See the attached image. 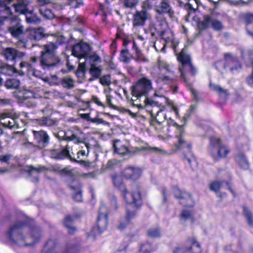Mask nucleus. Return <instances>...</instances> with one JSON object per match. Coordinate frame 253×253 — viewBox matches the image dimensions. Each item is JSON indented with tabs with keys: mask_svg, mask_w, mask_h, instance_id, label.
Masks as SVG:
<instances>
[{
	"mask_svg": "<svg viewBox=\"0 0 253 253\" xmlns=\"http://www.w3.org/2000/svg\"><path fill=\"white\" fill-rule=\"evenodd\" d=\"M8 240L21 247L33 246L42 236L41 228L33 219L18 221L6 232Z\"/></svg>",
	"mask_w": 253,
	"mask_h": 253,
	"instance_id": "1",
	"label": "nucleus"
},
{
	"mask_svg": "<svg viewBox=\"0 0 253 253\" xmlns=\"http://www.w3.org/2000/svg\"><path fill=\"white\" fill-rule=\"evenodd\" d=\"M133 191L131 197L132 201H129L126 206V214L125 218V222H121L118 226L120 230L125 229L126 224L129 222L130 220L133 218L136 214V210L142 205V200L139 191V186L136 184L132 185Z\"/></svg>",
	"mask_w": 253,
	"mask_h": 253,
	"instance_id": "2",
	"label": "nucleus"
},
{
	"mask_svg": "<svg viewBox=\"0 0 253 253\" xmlns=\"http://www.w3.org/2000/svg\"><path fill=\"white\" fill-rule=\"evenodd\" d=\"M4 19L8 24L7 30L11 36L17 39L21 38L24 33V28L20 19L12 14L4 17Z\"/></svg>",
	"mask_w": 253,
	"mask_h": 253,
	"instance_id": "3",
	"label": "nucleus"
},
{
	"mask_svg": "<svg viewBox=\"0 0 253 253\" xmlns=\"http://www.w3.org/2000/svg\"><path fill=\"white\" fill-rule=\"evenodd\" d=\"M77 246L74 244L68 245L65 251H62L59 243L56 239H50L46 243L42 253H74Z\"/></svg>",
	"mask_w": 253,
	"mask_h": 253,
	"instance_id": "4",
	"label": "nucleus"
},
{
	"mask_svg": "<svg viewBox=\"0 0 253 253\" xmlns=\"http://www.w3.org/2000/svg\"><path fill=\"white\" fill-rule=\"evenodd\" d=\"M188 45H185L179 54H177V59L181 63L182 67L179 68L181 73V77L185 80L183 71L190 72L193 76L195 75L197 70L194 68L191 63L190 56L187 54L186 50Z\"/></svg>",
	"mask_w": 253,
	"mask_h": 253,
	"instance_id": "5",
	"label": "nucleus"
},
{
	"mask_svg": "<svg viewBox=\"0 0 253 253\" xmlns=\"http://www.w3.org/2000/svg\"><path fill=\"white\" fill-rule=\"evenodd\" d=\"M174 146L175 148L171 149L169 152L164 151L162 149L159 148V154L163 155H170L173 154L175 152L178 150H184L186 149L192 156L191 151V145L190 143H188L185 140L183 135V131L181 130L180 133L176 135L174 138Z\"/></svg>",
	"mask_w": 253,
	"mask_h": 253,
	"instance_id": "6",
	"label": "nucleus"
},
{
	"mask_svg": "<svg viewBox=\"0 0 253 253\" xmlns=\"http://www.w3.org/2000/svg\"><path fill=\"white\" fill-rule=\"evenodd\" d=\"M50 156L51 158L55 160H61L65 158L69 159L71 161L77 163L85 167H89L90 163L84 160H77L73 158L69 154V147L66 145L61 150L52 149L50 150Z\"/></svg>",
	"mask_w": 253,
	"mask_h": 253,
	"instance_id": "7",
	"label": "nucleus"
},
{
	"mask_svg": "<svg viewBox=\"0 0 253 253\" xmlns=\"http://www.w3.org/2000/svg\"><path fill=\"white\" fill-rule=\"evenodd\" d=\"M152 89L151 82L146 78L140 79L136 84L132 86L131 93L137 98L144 95L146 96L149 90Z\"/></svg>",
	"mask_w": 253,
	"mask_h": 253,
	"instance_id": "8",
	"label": "nucleus"
},
{
	"mask_svg": "<svg viewBox=\"0 0 253 253\" xmlns=\"http://www.w3.org/2000/svg\"><path fill=\"white\" fill-rule=\"evenodd\" d=\"M40 64L44 70H51L61 65V59L58 56L41 54Z\"/></svg>",
	"mask_w": 253,
	"mask_h": 253,
	"instance_id": "9",
	"label": "nucleus"
},
{
	"mask_svg": "<svg viewBox=\"0 0 253 253\" xmlns=\"http://www.w3.org/2000/svg\"><path fill=\"white\" fill-rule=\"evenodd\" d=\"M173 72L170 66L159 60V82L164 84H170L173 81Z\"/></svg>",
	"mask_w": 253,
	"mask_h": 253,
	"instance_id": "10",
	"label": "nucleus"
},
{
	"mask_svg": "<svg viewBox=\"0 0 253 253\" xmlns=\"http://www.w3.org/2000/svg\"><path fill=\"white\" fill-rule=\"evenodd\" d=\"M108 220V211L104 204H101L98 211V216L96 225L100 233L107 229Z\"/></svg>",
	"mask_w": 253,
	"mask_h": 253,
	"instance_id": "11",
	"label": "nucleus"
},
{
	"mask_svg": "<svg viewBox=\"0 0 253 253\" xmlns=\"http://www.w3.org/2000/svg\"><path fill=\"white\" fill-rule=\"evenodd\" d=\"M33 133L35 143L40 149H43L49 144L50 137L47 133L44 130H33Z\"/></svg>",
	"mask_w": 253,
	"mask_h": 253,
	"instance_id": "12",
	"label": "nucleus"
},
{
	"mask_svg": "<svg viewBox=\"0 0 253 253\" xmlns=\"http://www.w3.org/2000/svg\"><path fill=\"white\" fill-rule=\"evenodd\" d=\"M2 55L7 61L14 62L17 59H22L26 53L21 52L14 47H8L2 51Z\"/></svg>",
	"mask_w": 253,
	"mask_h": 253,
	"instance_id": "13",
	"label": "nucleus"
},
{
	"mask_svg": "<svg viewBox=\"0 0 253 253\" xmlns=\"http://www.w3.org/2000/svg\"><path fill=\"white\" fill-rule=\"evenodd\" d=\"M91 51L88 43L79 42L75 44L72 48V54L78 58H85Z\"/></svg>",
	"mask_w": 253,
	"mask_h": 253,
	"instance_id": "14",
	"label": "nucleus"
},
{
	"mask_svg": "<svg viewBox=\"0 0 253 253\" xmlns=\"http://www.w3.org/2000/svg\"><path fill=\"white\" fill-rule=\"evenodd\" d=\"M173 193L175 198L180 199L179 203L183 206L187 207L194 206V202L189 193L182 192L178 188H175L173 190Z\"/></svg>",
	"mask_w": 253,
	"mask_h": 253,
	"instance_id": "15",
	"label": "nucleus"
},
{
	"mask_svg": "<svg viewBox=\"0 0 253 253\" xmlns=\"http://www.w3.org/2000/svg\"><path fill=\"white\" fill-rule=\"evenodd\" d=\"M28 37L30 40L36 41L47 38L50 35L46 33V30L42 27L33 28L27 30Z\"/></svg>",
	"mask_w": 253,
	"mask_h": 253,
	"instance_id": "16",
	"label": "nucleus"
},
{
	"mask_svg": "<svg viewBox=\"0 0 253 253\" xmlns=\"http://www.w3.org/2000/svg\"><path fill=\"white\" fill-rule=\"evenodd\" d=\"M82 133V131L78 128H74L73 130H68L66 132H64L63 137L60 138L58 135H56L60 140L66 141H74L76 144H79L82 142L80 137V134Z\"/></svg>",
	"mask_w": 253,
	"mask_h": 253,
	"instance_id": "17",
	"label": "nucleus"
},
{
	"mask_svg": "<svg viewBox=\"0 0 253 253\" xmlns=\"http://www.w3.org/2000/svg\"><path fill=\"white\" fill-rule=\"evenodd\" d=\"M0 124L5 127L9 128H18L19 124L17 119L11 118L9 113H3L0 115Z\"/></svg>",
	"mask_w": 253,
	"mask_h": 253,
	"instance_id": "18",
	"label": "nucleus"
},
{
	"mask_svg": "<svg viewBox=\"0 0 253 253\" xmlns=\"http://www.w3.org/2000/svg\"><path fill=\"white\" fill-rule=\"evenodd\" d=\"M224 57L226 63L229 64L228 66H230L231 72L233 74L238 72L241 68V65L237 58L233 57L230 53H225Z\"/></svg>",
	"mask_w": 253,
	"mask_h": 253,
	"instance_id": "19",
	"label": "nucleus"
},
{
	"mask_svg": "<svg viewBox=\"0 0 253 253\" xmlns=\"http://www.w3.org/2000/svg\"><path fill=\"white\" fill-rule=\"evenodd\" d=\"M46 169L47 168L44 166H40L38 167H35L33 166H29L27 167L26 171L30 177H33L32 181L33 182L38 183L39 173Z\"/></svg>",
	"mask_w": 253,
	"mask_h": 253,
	"instance_id": "20",
	"label": "nucleus"
},
{
	"mask_svg": "<svg viewBox=\"0 0 253 253\" xmlns=\"http://www.w3.org/2000/svg\"><path fill=\"white\" fill-rule=\"evenodd\" d=\"M113 147L115 153L122 156H130L136 152L130 150L126 146L122 144L119 140H116L114 142Z\"/></svg>",
	"mask_w": 253,
	"mask_h": 253,
	"instance_id": "21",
	"label": "nucleus"
},
{
	"mask_svg": "<svg viewBox=\"0 0 253 253\" xmlns=\"http://www.w3.org/2000/svg\"><path fill=\"white\" fill-rule=\"evenodd\" d=\"M31 1L29 0H17L16 2L13 3L15 11L19 14L25 15L28 12L29 5Z\"/></svg>",
	"mask_w": 253,
	"mask_h": 253,
	"instance_id": "22",
	"label": "nucleus"
},
{
	"mask_svg": "<svg viewBox=\"0 0 253 253\" xmlns=\"http://www.w3.org/2000/svg\"><path fill=\"white\" fill-rule=\"evenodd\" d=\"M167 33L166 31H163L161 33V34L159 35V42H163L164 44V46L161 49V51L163 52H165V48L167 44H169V46L172 48L174 50V51L176 54V48L178 45L177 43H175L173 41H172L169 37H166L165 34Z\"/></svg>",
	"mask_w": 253,
	"mask_h": 253,
	"instance_id": "23",
	"label": "nucleus"
},
{
	"mask_svg": "<svg viewBox=\"0 0 253 253\" xmlns=\"http://www.w3.org/2000/svg\"><path fill=\"white\" fill-rule=\"evenodd\" d=\"M112 179L115 187H117L118 189L121 191L124 194V197L127 203L129 202L126 199V194L127 193V191L125 185L123 182L122 178L117 174H113L112 176Z\"/></svg>",
	"mask_w": 253,
	"mask_h": 253,
	"instance_id": "24",
	"label": "nucleus"
},
{
	"mask_svg": "<svg viewBox=\"0 0 253 253\" xmlns=\"http://www.w3.org/2000/svg\"><path fill=\"white\" fill-rule=\"evenodd\" d=\"M140 170L138 168L132 167L126 168L123 172V175L126 179H137L140 175Z\"/></svg>",
	"mask_w": 253,
	"mask_h": 253,
	"instance_id": "25",
	"label": "nucleus"
},
{
	"mask_svg": "<svg viewBox=\"0 0 253 253\" xmlns=\"http://www.w3.org/2000/svg\"><path fill=\"white\" fill-rule=\"evenodd\" d=\"M147 19V12L144 9L136 11L133 16V26L134 27L143 26Z\"/></svg>",
	"mask_w": 253,
	"mask_h": 253,
	"instance_id": "26",
	"label": "nucleus"
},
{
	"mask_svg": "<svg viewBox=\"0 0 253 253\" xmlns=\"http://www.w3.org/2000/svg\"><path fill=\"white\" fill-rule=\"evenodd\" d=\"M221 140L220 138H211V144L213 146L218 145L217 156L219 158H224L229 152V150L224 146H220Z\"/></svg>",
	"mask_w": 253,
	"mask_h": 253,
	"instance_id": "27",
	"label": "nucleus"
},
{
	"mask_svg": "<svg viewBox=\"0 0 253 253\" xmlns=\"http://www.w3.org/2000/svg\"><path fill=\"white\" fill-rule=\"evenodd\" d=\"M26 21L30 24L38 25L42 22V19L33 10H30L25 15Z\"/></svg>",
	"mask_w": 253,
	"mask_h": 253,
	"instance_id": "28",
	"label": "nucleus"
},
{
	"mask_svg": "<svg viewBox=\"0 0 253 253\" xmlns=\"http://www.w3.org/2000/svg\"><path fill=\"white\" fill-rule=\"evenodd\" d=\"M58 45L56 43L50 42L43 45V49L41 51V54L44 53L47 55L57 56V49Z\"/></svg>",
	"mask_w": 253,
	"mask_h": 253,
	"instance_id": "29",
	"label": "nucleus"
},
{
	"mask_svg": "<svg viewBox=\"0 0 253 253\" xmlns=\"http://www.w3.org/2000/svg\"><path fill=\"white\" fill-rule=\"evenodd\" d=\"M18 72L17 70L12 65L4 63H0V73L6 76H12Z\"/></svg>",
	"mask_w": 253,
	"mask_h": 253,
	"instance_id": "30",
	"label": "nucleus"
},
{
	"mask_svg": "<svg viewBox=\"0 0 253 253\" xmlns=\"http://www.w3.org/2000/svg\"><path fill=\"white\" fill-rule=\"evenodd\" d=\"M3 85L7 89H17L20 87V82L15 78H9L6 79L4 83H3Z\"/></svg>",
	"mask_w": 253,
	"mask_h": 253,
	"instance_id": "31",
	"label": "nucleus"
},
{
	"mask_svg": "<svg viewBox=\"0 0 253 253\" xmlns=\"http://www.w3.org/2000/svg\"><path fill=\"white\" fill-rule=\"evenodd\" d=\"M40 14L45 19L52 20L55 17V15L53 11L45 6H41L39 9Z\"/></svg>",
	"mask_w": 253,
	"mask_h": 253,
	"instance_id": "32",
	"label": "nucleus"
},
{
	"mask_svg": "<svg viewBox=\"0 0 253 253\" xmlns=\"http://www.w3.org/2000/svg\"><path fill=\"white\" fill-rule=\"evenodd\" d=\"M37 122L41 126H51L56 125L57 120L51 119L48 116H43L40 119H37Z\"/></svg>",
	"mask_w": 253,
	"mask_h": 253,
	"instance_id": "33",
	"label": "nucleus"
},
{
	"mask_svg": "<svg viewBox=\"0 0 253 253\" xmlns=\"http://www.w3.org/2000/svg\"><path fill=\"white\" fill-rule=\"evenodd\" d=\"M236 162L243 169H247L249 168V163L244 154H239L235 156Z\"/></svg>",
	"mask_w": 253,
	"mask_h": 253,
	"instance_id": "34",
	"label": "nucleus"
},
{
	"mask_svg": "<svg viewBox=\"0 0 253 253\" xmlns=\"http://www.w3.org/2000/svg\"><path fill=\"white\" fill-rule=\"evenodd\" d=\"M161 13H168L170 16L173 14L169 0H162L161 5H159V14Z\"/></svg>",
	"mask_w": 253,
	"mask_h": 253,
	"instance_id": "35",
	"label": "nucleus"
},
{
	"mask_svg": "<svg viewBox=\"0 0 253 253\" xmlns=\"http://www.w3.org/2000/svg\"><path fill=\"white\" fill-rule=\"evenodd\" d=\"M187 242L191 244L189 250L191 253H201L202 252L200 244L196 241L194 238H189Z\"/></svg>",
	"mask_w": 253,
	"mask_h": 253,
	"instance_id": "36",
	"label": "nucleus"
},
{
	"mask_svg": "<svg viewBox=\"0 0 253 253\" xmlns=\"http://www.w3.org/2000/svg\"><path fill=\"white\" fill-rule=\"evenodd\" d=\"M203 21H199L197 23V26L200 30H203L206 29L209 27V24L211 21V15H204L203 16Z\"/></svg>",
	"mask_w": 253,
	"mask_h": 253,
	"instance_id": "37",
	"label": "nucleus"
},
{
	"mask_svg": "<svg viewBox=\"0 0 253 253\" xmlns=\"http://www.w3.org/2000/svg\"><path fill=\"white\" fill-rule=\"evenodd\" d=\"M210 86L211 89L218 92L220 96L223 98H226L227 97V90L222 88L220 86L210 83Z\"/></svg>",
	"mask_w": 253,
	"mask_h": 253,
	"instance_id": "38",
	"label": "nucleus"
},
{
	"mask_svg": "<svg viewBox=\"0 0 253 253\" xmlns=\"http://www.w3.org/2000/svg\"><path fill=\"white\" fill-rule=\"evenodd\" d=\"M102 68L101 66L96 67L95 64H92L89 69V72L91 76L96 79H98L101 76Z\"/></svg>",
	"mask_w": 253,
	"mask_h": 253,
	"instance_id": "39",
	"label": "nucleus"
},
{
	"mask_svg": "<svg viewBox=\"0 0 253 253\" xmlns=\"http://www.w3.org/2000/svg\"><path fill=\"white\" fill-rule=\"evenodd\" d=\"M61 84L63 87L67 89H71L74 87V81L69 77H65L61 81Z\"/></svg>",
	"mask_w": 253,
	"mask_h": 253,
	"instance_id": "40",
	"label": "nucleus"
},
{
	"mask_svg": "<svg viewBox=\"0 0 253 253\" xmlns=\"http://www.w3.org/2000/svg\"><path fill=\"white\" fill-rule=\"evenodd\" d=\"M153 248L151 244L148 242H145L141 244L139 247L140 253H151L153 251Z\"/></svg>",
	"mask_w": 253,
	"mask_h": 253,
	"instance_id": "41",
	"label": "nucleus"
},
{
	"mask_svg": "<svg viewBox=\"0 0 253 253\" xmlns=\"http://www.w3.org/2000/svg\"><path fill=\"white\" fill-rule=\"evenodd\" d=\"M244 215L245 216L247 223L250 226H253V218L251 211L246 207H243Z\"/></svg>",
	"mask_w": 253,
	"mask_h": 253,
	"instance_id": "42",
	"label": "nucleus"
},
{
	"mask_svg": "<svg viewBox=\"0 0 253 253\" xmlns=\"http://www.w3.org/2000/svg\"><path fill=\"white\" fill-rule=\"evenodd\" d=\"M210 23L211 24V27L215 31H220L223 28L221 21L216 19H213L211 17V21H210Z\"/></svg>",
	"mask_w": 253,
	"mask_h": 253,
	"instance_id": "43",
	"label": "nucleus"
},
{
	"mask_svg": "<svg viewBox=\"0 0 253 253\" xmlns=\"http://www.w3.org/2000/svg\"><path fill=\"white\" fill-rule=\"evenodd\" d=\"M85 64L80 63L77 70L76 71V75L79 78H83L85 74Z\"/></svg>",
	"mask_w": 253,
	"mask_h": 253,
	"instance_id": "44",
	"label": "nucleus"
},
{
	"mask_svg": "<svg viewBox=\"0 0 253 253\" xmlns=\"http://www.w3.org/2000/svg\"><path fill=\"white\" fill-rule=\"evenodd\" d=\"M159 99L162 100L164 101V103H161V104H159V113L160 112L163 111L165 109L166 105H169L170 104V101L169 100L165 97L163 95H159Z\"/></svg>",
	"mask_w": 253,
	"mask_h": 253,
	"instance_id": "45",
	"label": "nucleus"
},
{
	"mask_svg": "<svg viewBox=\"0 0 253 253\" xmlns=\"http://www.w3.org/2000/svg\"><path fill=\"white\" fill-rule=\"evenodd\" d=\"M76 217L75 216H71L70 215L65 216L64 220H63V224L65 227H69V225H72V223L74 221Z\"/></svg>",
	"mask_w": 253,
	"mask_h": 253,
	"instance_id": "46",
	"label": "nucleus"
},
{
	"mask_svg": "<svg viewBox=\"0 0 253 253\" xmlns=\"http://www.w3.org/2000/svg\"><path fill=\"white\" fill-rule=\"evenodd\" d=\"M226 60V59H225ZM229 64H227L226 61L223 62L222 61H217L214 63L215 68L219 71H222L223 69H226V66H228Z\"/></svg>",
	"mask_w": 253,
	"mask_h": 253,
	"instance_id": "47",
	"label": "nucleus"
},
{
	"mask_svg": "<svg viewBox=\"0 0 253 253\" xmlns=\"http://www.w3.org/2000/svg\"><path fill=\"white\" fill-rule=\"evenodd\" d=\"M180 219L184 220L192 219V214L189 211L184 210L180 214Z\"/></svg>",
	"mask_w": 253,
	"mask_h": 253,
	"instance_id": "48",
	"label": "nucleus"
},
{
	"mask_svg": "<svg viewBox=\"0 0 253 253\" xmlns=\"http://www.w3.org/2000/svg\"><path fill=\"white\" fill-rule=\"evenodd\" d=\"M99 82L104 86L109 85L111 82L110 81V76L109 75H105L100 78Z\"/></svg>",
	"mask_w": 253,
	"mask_h": 253,
	"instance_id": "49",
	"label": "nucleus"
},
{
	"mask_svg": "<svg viewBox=\"0 0 253 253\" xmlns=\"http://www.w3.org/2000/svg\"><path fill=\"white\" fill-rule=\"evenodd\" d=\"M223 181H214L212 182L210 185V189L215 192L217 191L221 187Z\"/></svg>",
	"mask_w": 253,
	"mask_h": 253,
	"instance_id": "50",
	"label": "nucleus"
},
{
	"mask_svg": "<svg viewBox=\"0 0 253 253\" xmlns=\"http://www.w3.org/2000/svg\"><path fill=\"white\" fill-rule=\"evenodd\" d=\"M128 53V50L127 49L122 50L120 54V60L125 63H128L129 62V59L127 57Z\"/></svg>",
	"mask_w": 253,
	"mask_h": 253,
	"instance_id": "51",
	"label": "nucleus"
},
{
	"mask_svg": "<svg viewBox=\"0 0 253 253\" xmlns=\"http://www.w3.org/2000/svg\"><path fill=\"white\" fill-rule=\"evenodd\" d=\"M149 30L151 36L157 39V36L158 35V30L157 28V25L154 23H151L149 26Z\"/></svg>",
	"mask_w": 253,
	"mask_h": 253,
	"instance_id": "52",
	"label": "nucleus"
},
{
	"mask_svg": "<svg viewBox=\"0 0 253 253\" xmlns=\"http://www.w3.org/2000/svg\"><path fill=\"white\" fill-rule=\"evenodd\" d=\"M147 235L151 238H156L158 236V229L157 227L151 228L148 230Z\"/></svg>",
	"mask_w": 253,
	"mask_h": 253,
	"instance_id": "53",
	"label": "nucleus"
},
{
	"mask_svg": "<svg viewBox=\"0 0 253 253\" xmlns=\"http://www.w3.org/2000/svg\"><path fill=\"white\" fill-rule=\"evenodd\" d=\"M12 156L10 154L0 155V162L1 163L9 164L10 159L12 158Z\"/></svg>",
	"mask_w": 253,
	"mask_h": 253,
	"instance_id": "54",
	"label": "nucleus"
},
{
	"mask_svg": "<svg viewBox=\"0 0 253 253\" xmlns=\"http://www.w3.org/2000/svg\"><path fill=\"white\" fill-rule=\"evenodd\" d=\"M148 6L150 8L153 9L155 11L158 12L157 0H148Z\"/></svg>",
	"mask_w": 253,
	"mask_h": 253,
	"instance_id": "55",
	"label": "nucleus"
},
{
	"mask_svg": "<svg viewBox=\"0 0 253 253\" xmlns=\"http://www.w3.org/2000/svg\"><path fill=\"white\" fill-rule=\"evenodd\" d=\"M138 0H124V3L126 7H133L137 3Z\"/></svg>",
	"mask_w": 253,
	"mask_h": 253,
	"instance_id": "56",
	"label": "nucleus"
},
{
	"mask_svg": "<svg viewBox=\"0 0 253 253\" xmlns=\"http://www.w3.org/2000/svg\"><path fill=\"white\" fill-rule=\"evenodd\" d=\"M74 174V169H70L68 167H65L62 169L61 175L73 176Z\"/></svg>",
	"mask_w": 253,
	"mask_h": 253,
	"instance_id": "57",
	"label": "nucleus"
},
{
	"mask_svg": "<svg viewBox=\"0 0 253 253\" xmlns=\"http://www.w3.org/2000/svg\"><path fill=\"white\" fill-rule=\"evenodd\" d=\"M73 199L78 202H81L83 200L82 191L76 192L73 195Z\"/></svg>",
	"mask_w": 253,
	"mask_h": 253,
	"instance_id": "58",
	"label": "nucleus"
},
{
	"mask_svg": "<svg viewBox=\"0 0 253 253\" xmlns=\"http://www.w3.org/2000/svg\"><path fill=\"white\" fill-rule=\"evenodd\" d=\"M252 73L247 77L246 82L247 84L251 86H253V59L252 61Z\"/></svg>",
	"mask_w": 253,
	"mask_h": 253,
	"instance_id": "59",
	"label": "nucleus"
},
{
	"mask_svg": "<svg viewBox=\"0 0 253 253\" xmlns=\"http://www.w3.org/2000/svg\"><path fill=\"white\" fill-rule=\"evenodd\" d=\"M246 27H249L253 22V14H247L245 16Z\"/></svg>",
	"mask_w": 253,
	"mask_h": 253,
	"instance_id": "60",
	"label": "nucleus"
},
{
	"mask_svg": "<svg viewBox=\"0 0 253 253\" xmlns=\"http://www.w3.org/2000/svg\"><path fill=\"white\" fill-rule=\"evenodd\" d=\"M161 193L163 196V203L166 204L167 202V197L168 196V193L167 189L165 187L162 188Z\"/></svg>",
	"mask_w": 253,
	"mask_h": 253,
	"instance_id": "61",
	"label": "nucleus"
},
{
	"mask_svg": "<svg viewBox=\"0 0 253 253\" xmlns=\"http://www.w3.org/2000/svg\"><path fill=\"white\" fill-rule=\"evenodd\" d=\"M69 187L71 190L75 192V193L82 190V185L80 183H78L75 185H69Z\"/></svg>",
	"mask_w": 253,
	"mask_h": 253,
	"instance_id": "62",
	"label": "nucleus"
},
{
	"mask_svg": "<svg viewBox=\"0 0 253 253\" xmlns=\"http://www.w3.org/2000/svg\"><path fill=\"white\" fill-rule=\"evenodd\" d=\"M151 119L150 121V124L152 126H153L156 129V125L158 123V121L157 120L156 116L151 112Z\"/></svg>",
	"mask_w": 253,
	"mask_h": 253,
	"instance_id": "63",
	"label": "nucleus"
},
{
	"mask_svg": "<svg viewBox=\"0 0 253 253\" xmlns=\"http://www.w3.org/2000/svg\"><path fill=\"white\" fill-rule=\"evenodd\" d=\"M88 58L90 60L95 62H100L101 61V58L96 54L90 55L88 56Z\"/></svg>",
	"mask_w": 253,
	"mask_h": 253,
	"instance_id": "64",
	"label": "nucleus"
}]
</instances>
